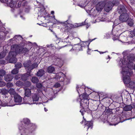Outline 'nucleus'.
Segmentation results:
<instances>
[{
	"mask_svg": "<svg viewBox=\"0 0 135 135\" xmlns=\"http://www.w3.org/2000/svg\"><path fill=\"white\" fill-rule=\"evenodd\" d=\"M17 53V52L14 50L10 51L9 53L8 56L6 58V60L10 63H16L17 61V59L16 57Z\"/></svg>",
	"mask_w": 135,
	"mask_h": 135,
	"instance_id": "1",
	"label": "nucleus"
},
{
	"mask_svg": "<svg viewBox=\"0 0 135 135\" xmlns=\"http://www.w3.org/2000/svg\"><path fill=\"white\" fill-rule=\"evenodd\" d=\"M11 49L15 51L17 53L21 54H26L28 51V50L26 48H22L20 47L17 45H14L11 46Z\"/></svg>",
	"mask_w": 135,
	"mask_h": 135,
	"instance_id": "2",
	"label": "nucleus"
},
{
	"mask_svg": "<svg viewBox=\"0 0 135 135\" xmlns=\"http://www.w3.org/2000/svg\"><path fill=\"white\" fill-rule=\"evenodd\" d=\"M122 73L123 74H124L127 75L124 77L123 79V80L124 83L126 84H129L131 82L130 76L132 74V72L131 71H128L127 70H124V68H123Z\"/></svg>",
	"mask_w": 135,
	"mask_h": 135,
	"instance_id": "3",
	"label": "nucleus"
},
{
	"mask_svg": "<svg viewBox=\"0 0 135 135\" xmlns=\"http://www.w3.org/2000/svg\"><path fill=\"white\" fill-rule=\"evenodd\" d=\"M129 18L128 14L126 12L123 13L119 17V20L123 22H126Z\"/></svg>",
	"mask_w": 135,
	"mask_h": 135,
	"instance_id": "4",
	"label": "nucleus"
},
{
	"mask_svg": "<svg viewBox=\"0 0 135 135\" xmlns=\"http://www.w3.org/2000/svg\"><path fill=\"white\" fill-rule=\"evenodd\" d=\"M113 4H115L114 2L113 3L111 2H109L104 4V10L106 12H109L112 9Z\"/></svg>",
	"mask_w": 135,
	"mask_h": 135,
	"instance_id": "5",
	"label": "nucleus"
},
{
	"mask_svg": "<svg viewBox=\"0 0 135 135\" xmlns=\"http://www.w3.org/2000/svg\"><path fill=\"white\" fill-rule=\"evenodd\" d=\"M23 122L25 124V127H27V128H30V129H32L33 127L32 125L30 123V120L28 119H25L23 120Z\"/></svg>",
	"mask_w": 135,
	"mask_h": 135,
	"instance_id": "6",
	"label": "nucleus"
},
{
	"mask_svg": "<svg viewBox=\"0 0 135 135\" xmlns=\"http://www.w3.org/2000/svg\"><path fill=\"white\" fill-rule=\"evenodd\" d=\"M13 78V75L12 74H6L4 77V80L6 82L11 81Z\"/></svg>",
	"mask_w": 135,
	"mask_h": 135,
	"instance_id": "7",
	"label": "nucleus"
},
{
	"mask_svg": "<svg viewBox=\"0 0 135 135\" xmlns=\"http://www.w3.org/2000/svg\"><path fill=\"white\" fill-rule=\"evenodd\" d=\"M118 11L119 13L122 14L125 12L126 13L127 10L124 6L120 5L118 7Z\"/></svg>",
	"mask_w": 135,
	"mask_h": 135,
	"instance_id": "8",
	"label": "nucleus"
},
{
	"mask_svg": "<svg viewBox=\"0 0 135 135\" xmlns=\"http://www.w3.org/2000/svg\"><path fill=\"white\" fill-rule=\"evenodd\" d=\"M123 112V111L118 108L113 109V114H114L115 115H117L118 116H119Z\"/></svg>",
	"mask_w": 135,
	"mask_h": 135,
	"instance_id": "9",
	"label": "nucleus"
},
{
	"mask_svg": "<svg viewBox=\"0 0 135 135\" xmlns=\"http://www.w3.org/2000/svg\"><path fill=\"white\" fill-rule=\"evenodd\" d=\"M104 3L100 2L98 4L96 7V10L98 11H101L104 7Z\"/></svg>",
	"mask_w": 135,
	"mask_h": 135,
	"instance_id": "10",
	"label": "nucleus"
},
{
	"mask_svg": "<svg viewBox=\"0 0 135 135\" xmlns=\"http://www.w3.org/2000/svg\"><path fill=\"white\" fill-rule=\"evenodd\" d=\"M135 59V55L133 54H130L127 57L126 62H130L134 61Z\"/></svg>",
	"mask_w": 135,
	"mask_h": 135,
	"instance_id": "11",
	"label": "nucleus"
},
{
	"mask_svg": "<svg viewBox=\"0 0 135 135\" xmlns=\"http://www.w3.org/2000/svg\"><path fill=\"white\" fill-rule=\"evenodd\" d=\"M14 98L15 102L16 103H20L22 100V98L18 94H16L14 95Z\"/></svg>",
	"mask_w": 135,
	"mask_h": 135,
	"instance_id": "12",
	"label": "nucleus"
},
{
	"mask_svg": "<svg viewBox=\"0 0 135 135\" xmlns=\"http://www.w3.org/2000/svg\"><path fill=\"white\" fill-rule=\"evenodd\" d=\"M80 101L81 102H83V103H80V105L81 106L82 104L83 105L84 107L85 108H87L88 107L89 104V99H81Z\"/></svg>",
	"mask_w": 135,
	"mask_h": 135,
	"instance_id": "13",
	"label": "nucleus"
},
{
	"mask_svg": "<svg viewBox=\"0 0 135 135\" xmlns=\"http://www.w3.org/2000/svg\"><path fill=\"white\" fill-rule=\"evenodd\" d=\"M84 120L85 121V127L87 128L88 130L90 127L91 128H92L93 125V122L91 121H86L85 119H84Z\"/></svg>",
	"mask_w": 135,
	"mask_h": 135,
	"instance_id": "14",
	"label": "nucleus"
},
{
	"mask_svg": "<svg viewBox=\"0 0 135 135\" xmlns=\"http://www.w3.org/2000/svg\"><path fill=\"white\" fill-rule=\"evenodd\" d=\"M55 71V68L53 67L52 65L49 66L46 68V72L49 73H54Z\"/></svg>",
	"mask_w": 135,
	"mask_h": 135,
	"instance_id": "15",
	"label": "nucleus"
},
{
	"mask_svg": "<svg viewBox=\"0 0 135 135\" xmlns=\"http://www.w3.org/2000/svg\"><path fill=\"white\" fill-rule=\"evenodd\" d=\"M30 97L25 96L23 100L24 102L25 103H28L29 104H32L33 103L32 101L31 98Z\"/></svg>",
	"mask_w": 135,
	"mask_h": 135,
	"instance_id": "16",
	"label": "nucleus"
},
{
	"mask_svg": "<svg viewBox=\"0 0 135 135\" xmlns=\"http://www.w3.org/2000/svg\"><path fill=\"white\" fill-rule=\"evenodd\" d=\"M45 74V71L42 69H41L38 70L36 74V75L40 77H41L44 75Z\"/></svg>",
	"mask_w": 135,
	"mask_h": 135,
	"instance_id": "17",
	"label": "nucleus"
},
{
	"mask_svg": "<svg viewBox=\"0 0 135 135\" xmlns=\"http://www.w3.org/2000/svg\"><path fill=\"white\" fill-rule=\"evenodd\" d=\"M24 89L25 91V96L30 97L31 95L30 89L26 88H24Z\"/></svg>",
	"mask_w": 135,
	"mask_h": 135,
	"instance_id": "18",
	"label": "nucleus"
},
{
	"mask_svg": "<svg viewBox=\"0 0 135 135\" xmlns=\"http://www.w3.org/2000/svg\"><path fill=\"white\" fill-rule=\"evenodd\" d=\"M7 101H6V102H4V103H3V104H2V106H13L14 105L12 103V100H11L9 102V100L8 99H7Z\"/></svg>",
	"mask_w": 135,
	"mask_h": 135,
	"instance_id": "19",
	"label": "nucleus"
},
{
	"mask_svg": "<svg viewBox=\"0 0 135 135\" xmlns=\"http://www.w3.org/2000/svg\"><path fill=\"white\" fill-rule=\"evenodd\" d=\"M133 61L126 62V64L127 68L130 69H133L134 68L133 63Z\"/></svg>",
	"mask_w": 135,
	"mask_h": 135,
	"instance_id": "20",
	"label": "nucleus"
},
{
	"mask_svg": "<svg viewBox=\"0 0 135 135\" xmlns=\"http://www.w3.org/2000/svg\"><path fill=\"white\" fill-rule=\"evenodd\" d=\"M23 39L22 36L20 35H15L13 38L9 40L10 42L12 41H13V40L15 39L17 40H22Z\"/></svg>",
	"mask_w": 135,
	"mask_h": 135,
	"instance_id": "21",
	"label": "nucleus"
},
{
	"mask_svg": "<svg viewBox=\"0 0 135 135\" xmlns=\"http://www.w3.org/2000/svg\"><path fill=\"white\" fill-rule=\"evenodd\" d=\"M132 106L131 105L125 106L123 108L124 110L126 111H131L132 109Z\"/></svg>",
	"mask_w": 135,
	"mask_h": 135,
	"instance_id": "22",
	"label": "nucleus"
},
{
	"mask_svg": "<svg viewBox=\"0 0 135 135\" xmlns=\"http://www.w3.org/2000/svg\"><path fill=\"white\" fill-rule=\"evenodd\" d=\"M85 22H83L80 23H75L74 25H72L71 27L73 28H75L78 27L80 26H81L83 25H85Z\"/></svg>",
	"mask_w": 135,
	"mask_h": 135,
	"instance_id": "23",
	"label": "nucleus"
},
{
	"mask_svg": "<svg viewBox=\"0 0 135 135\" xmlns=\"http://www.w3.org/2000/svg\"><path fill=\"white\" fill-rule=\"evenodd\" d=\"M31 64V61L30 60H28L24 62L23 63V65L25 67H27V69L30 67Z\"/></svg>",
	"mask_w": 135,
	"mask_h": 135,
	"instance_id": "24",
	"label": "nucleus"
},
{
	"mask_svg": "<svg viewBox=\"0 0 135 135\" xmlns=\"http://www.w3.org/2000/svg\"><path fill=\"white\" fill-rule=\"evenodd\" d=\"M38 66V64L36 63H34L31 65H30V67L28 69L29 71L35 68H36Z\"/></svg>",
	"mask_w": 135,
	"mask_h": 135,
	"instance_id": "25",
	"label": "nucleus"
},
{
	"mask_svg": "<svg viewBox=\"0 0 135 135\" xmlns=\"http://www.w3.org/2000/svg\"><path fill=\"white\" fill-rule=\"evenodd\" d=\"M32 102L37 101L38 100L39 97L36 94H34L32 96Z\"/></svg>",
	"mask_w": 135,
	"mask_h": 135,
	"instance_id": "26",
	"label": "nucleus"
},
{
	"mask_svg": "<svg viewBox=\"0 0 135 135\" xmlns=\"http://www.w3.org/2000/svg\"><path fill=\"white\" fill-rule=\"evenodd\" d=\"M29 76V75L27 73L21 74V79L24 81L26 80Z\"/></svg>",
	"mask_w": 135,
	"mask_h": 135,
	"instance_id": "27",
	"label": "nucleus"
},
{
	"mask_svg": "<svg viewBox=\"0 0 135 135\" xmlns=\"http://www.w3.org/2000/svg\"><path fill=\"white\" fill-rule=\"evenodd\" d=\"M127 21V24L129 26H132L133 25V20L131 18H129L128 19Z\"/></svg>",
	"mask_w": 135,
	"mask_h": 135,
	"instance_id": "28",
	"label": "nucleus"
},
{
	"mask_svg": "<svg viewBox=\"0 0 135 135\" xmlns=\"http://www.w3.org/2000/svg\"><path fill=\"white\" fill-rule=\"evenodd\" d=\"M32 82L34 83H37L39 81V80L38 78L36 76H33L31 79Z\"/></svg>",
	"mask_w": 135,
	"mask_h": 135,
	"instance_id": "29",
	"label": "nucleus"
},
{
	"mask_svg": "<svg viewBox=\"0 0 135 135\" xmlns=\"http://www.w3.org/2000/svg\"><path fill=\"white\" fill-rule=\"evenodd\" d=\"M105 111V113L107 114H113V109H110L108 108L107 109V108H106Z\"/></svg>",
	"mask_w": 135,
	"mask_h": 135,
	"instance_id": "30",
	"label": "nucleus"
},
{
	"mask_svg": "<svg viewBox=\"0 0 135 135\" xmlns=\"http://www.w3.org/2000/svg\"><path fill=\"white\" fill-rule=\"evenodd\" d=\"M65 76L64 74L62 72H60L59 73L56 74L55 78L58 80L59 79L60 76Z\"/></svg>",
	"mask_w": 135,
	"mask_h": 135,
	"instance_id": "31",
	"label": "nucleus"
},
{
	"mask_svg": "<svg viewBox=\"0 0 135 135\" xmlns=\"http://www.w3.org/2000/svg\"><path fill=\"white\" fill-rule=\"evenodd\" d=\"M81 97L82 99H88L89 98L88 95L86 93H83L81 94ZM81 99H80V100Z\"/></svg>",
	"mask_w": 135,
	"mask_h": 135,
	"instance_id": "32",
	"label": "nucleus"
},
{
	"mask_svg": "<svg viewBox=\"0 0 135 135\" xmlns=\"http://www.w3.org/2000/svg\"><path fill=\"white\" fill-rule=\"evenodd\" d=\"M129 86L132 89L135 88V83L133 81H131L129 83Z\"/></svg>",
	"mask_w": 135,
	"mask_h": 135,
	"instance_id": "33",
	"label": "nucleus"
},
{
	"mask_svg": "<svg viewBox=\"0 0 135 135\" xmlns=\"http://www.w3.org/2000/svg\"><path fill=\"white\" fill-rule=\"evenodd\" d=\"M31 85V83L30 82L27 81L25 82L24 83L23 85L25 86L26 87V88H27V87H30Z\"/></svg>",
	"mask_w": 135,
	"mask_h": 135,
	"instance_id": "34",
	"label": "nucleus"
},
{
	"mask_svg": "<svg viewBox=\"0 0 135 135\" xmlns=\"http://www.w3.org/2000/svg\"><path fill=\"white\" fill-rule=\"evenodd\" d=\"M8 92V90L5 89H1L0 93H1L2 94L5 95L7 94Z\"/></svg>",
	"mask_w": 135,
	"mask_h": 135,
	"instance_id": "35",
	"label": "nucleus"
},
{
	"mask_svg": "<svg viewBox=\"0 0 135 135\" xmlns=\"http://www.w3.org/2000/svg\"><path fill=\"white\" fill-rule=\"evenodd\" d=\"M6 71L3 69H0V76L3 77L6 75Z\"/></svg>",
	"mask_w": 135,
	"mask_h": 135,
	"instance_id": "36",
	"label": "nucleus"
},
{
	"mask_svg": "<svg viewBox=\"0 0 135 135\" xmlns=\"http://www.w3.org/2000/svg\"><path fill=\"white\" fill-rule=\"evenodd\" d=\"M15 67L16 68L18 69L21 68L22 66V64L19 62H18L15 64Z\"/></svg>",
	"mask_w": 135,
	"mask_h": 135,
	"instance_id": "37",
	"label": "nucleus"
},
{
	"mask_svg": "<svg viewBox=\"0 0 135 135\" xmlns=\"http://www.w3.org/2000/svg\"><path fill=\"white\" fill-rule=\"evenodd\" d=\"M8 92L11 95H14L16 93L15 89H10L8 91Z\"/></svg>",
	"mask_w": 135,
	"mask_h": 135,
	"instance_id": "38",
	"label": "nucleus"
},
{
	"mask_svg": "<svg viewBox=\"0 0 135 135\" xmlns=\"http://www.w3.org/2000/svg\"><path fill=\"white\" fill-rule=\"evenodd\" d=\"M16 2L14 1L11 3L10 4L9 6H10L11 8H15L16 6Z\"/></svg>",
	"mask_w": 135,
	"mask_h": 135,
	"instance_id": "39",
	"label": "nucleus"
},
{
	"mask_svg": "<svg viewBox=\"0 0 135 135\" xmlns=\"http://www.w3.org/2000/svg\"><path fill=\"white\" fill-rule=\"evenodd\" d=\"M18 72V69H17V68H15L12 71L11 73L13 74H17Z\"/></svg>",
	"mask_w": 135,
	"mask_h": 135,
	"instance_id": "40",
	"label": "nucleus"
},
{
	"mask_svg": "<svg viewBox=\"0 0 135 135\" xmlns=\"http://www.w3.org/2000/svg\"><path fill=\"white\" fill-rule=\"evenodd\" d=\"M6 53L4 51H2L0 53V59L4 58L6 56Z\"/></svg>",
	"mask_w": 135,
	"mask_h": 135,
	"instance_id": "41",
	"label": "nucleus"
},
{
	"mask_svg": "<svg viewBox=\"0 0 135 135\" xmlns=\"http://www.w3.org/2000/svg\"><path fill=\"white\" fill-rule=\"evenodd\" d=\"M14 78L17 80L20 79H21V74H18L16 75L15 77Z\"/></svg>",
	"mask_w": 135,
	"mask_h": 135,
	"instance_id": "42",
	"label": "nucleus"
},
{
	"mask_svg": "<svg viewBox=\"0 0 135 135\" xmlns=\"http://www.w3.org/2000/svg\"><path fill=\"white\" fill-rule=\"evenodd\" d=\"M14 1L13 0H5V3L7 4L8 6Z\"/></svg>",
	"mask_w": 135,
	"mask_h": 135,
	"instance_id": "43",
	"label": "nucleus"
},
{
	"mask_svg": "<svg viewBox=\"0 0 135 135\" xmlns=\"http://www.w3.org/2000/svg\"><path fill=\"white\" fill-rule=\"evenodd\" d=\"M16 85L18 86H21L22 84V82L20 81H18L16 83Z\"/></svg>",
	"mask_w": 135,
	"mask_h": 135,
	"instance_id": "44",
	"label": "nucleus"
},
{
	"mask_svg": "<svg viewBox=\"0 0 135 135\" xmlns=\"http://www.w3.org/2000/svg\"><path fill=\"white\" fill-rule=\"evenodd\" d=\"M36 87L38 88H41L42 86V84L41 83H37L36 84Z\"/></svg>",
	"mask_w": 135,
	"mask_h": 135,
	"instance_id": "45",
	"label": "nucleus"
},
{
	"mask_svg": "<svg viewBox=\"0 0 135 135\" xmlns=\"http://www.w3.org/2000/svg\"><path fill=\"white\" fill-rule=\"evenodd\" d=\"M64 76H60L59 79V80L60 82H63V81H64V83H65V80H64ZM65 84H67V83H65Z\"/></svg>",
	"mask_w": 135,
	"mask_h": 135,
	"instance_id": "46",
	"label": "nucleus"
},
{
	"mask_svg": "<svg viewBox=\"0 0 135 135\" xmlns=\"http://www.w3.org/2000/svg\"><path fill=\"white\" fill-rule=\"evenodd\" d=\"M57 63L59 66L60 67H61L63 65V62L61 60H59L58 61V62Z\"/></svg>",
	"mask_w": 135,
	"mask_h": 135,
	"instance_id": "47",
	"label": "nucleus"
},
{
	"mask_svg": "<svg viewBox=\"0 0 135 135\" xmlns=\"http://www.w3.org/2000/svg\"><path fill=\"white\" fill-rule=\"evenodd\" d=\"M13 86V84L12 83H9L6 84V86L8 88H9L12 87Z\"/></svg>",
	"mask_w": 135,
	"mask_h": 135,
	"instance_id": "48",
	"label": "nucleus"
},
{
	"mask_svg": "<svg viewBox=\"0 0 135 135\" xmlns=\"http://www.w3.org/2000/svg\"><path fill=\"white\" fill-rule=\"evenodd\" d=\"M6 84V83L3 81H0V87H2L4 86Z\"/></svg>",
	"mask_w": 135,
	"mask_h": 135,
	"instance_id": "49",
	"label": "nucleus"
},
{
	"mask_svg": "<svg viewBox=\"0 0 135 135\" xmlns=\"http://www.w3.org/2000/svg\"><path fill=\"white\" fill-rule=\"evenodd\" d=\"M133 32H134L133 31L131 32L130 35H129V37L132 38L133 37L135 36V34Z\"/></svg>",
	"mask_w": 135,
	"mask_h": 135,
	"instance_id": "50",
	"label": "nucleus"
},
{
	"mask_svg": "<svg viewBox=\"0 0 135 135\" xmlns=\"http://www.w3.org/2000/svg\"><path fill=\"white\" fill-rule=\"evenodd\" d=\"M27 3L26 2H22V6L23 7H25L27 6Z\"/></svg>",
	"mask_w": 135,
	"mask_h": 135,
	"instance_id": "51",
	"label": "nucleus"
},
{
	"mask_svg": "<svg viewBox=\"0 0 135 135\" xmlns=\"http://www.w3.org/2000/svg\"><path fill=\"white\" fill-rule=\"evenodd\" d=\"M22 2H19L18 3L17 5H16V6L15 7L17 8L20 7L21 6H22Z\"/></svg>",
	"mask_w": 135,
	"mask_h": 135,
	"instance_id": "52",
	"label": "nucleus"
},
{
	"mask_svg": "<svg viewBox=\"0 0 135 135\" xmlns=\"http://www.w3.org/2000/svg\"><path fill=\"white\" fill-rule=\"evenodd\" d=\"M54 86L55 87L57 88L60 87V84L57 83L55 84Z\"/></svg>",
	"mask_w": 135,
	"mask_h": 135,
	"instance_id": "53",
	"label": "nucleus"
},
{
	"mask_svg": "<svg viewBox=\"0 0 135 135\" xmlns=\"http://www.w3.org/2000/svg\"><path fill=\"white\" fill-rule=\"evenodd\" d=\"M117 119H119V121H118V122H117L115 124H114V125H115L116 124H117L118 123H119V122H122L123 121H124V120H123V121H120V118H117ZM114 119L115 120H117V118H114Z\"/></svg>",
	"mask_w": 135,
	"mask_h": 135,
	"instance_id": "54",
	"label": "nucleus"
},
{
	"mask_svg": "<svg viewBox=\"0 0 135 135\" xmlns=\"http://www.w3.org/2000/svg\"><path fill=\"white\" fill-rule=\"evenodd\" d=\"M77 47L76 48H79L80 47V48H82L83 46H81L80 45L78 44L76 46Z\"/></svg>",
	"mask_w": 135,
	"mask_h": 135,
	"instance_id": "55",
	"label": "nucleus"
},
{
	"mask_svg": "<svg viewBox=\"0 0 135 135\" xmlns=\"http://www.w3.org/2000/svg\"><path fill=\"white\" fill-rule=\"evenodd\" d=\"M72 37V36L71 35H69L66 38V39H68L69 38H70V39Z\"/></svg>",
	"mask_w": 135,
	"mask_h": 135,
	"instance_id": "56",
	"label": "nucleus"
},
{
	"mask_svg": "<svg viewBox=\"0 0 135 135\" xmlns=\"http://www.w3.org/2000/svg\"><path fill=\"white\" fill-rule=\"evenodd\" d=\"M130 1V2H131L132 4L134 3L135 2V0H129Z\"/></svg>",
	"mask_w": 135,
	"mask_h": 135,
	"instance_id": "57",
	"label": "nucleus"
},
{
	"mask_svg": "<svg viewBox=\"0 0 135 135\" xmlns=\"http://www.w3.org/2000/svg\"><path fill=\"white\" fill-rule=\"evenodd\" d=\"M84 111V109H81L80 111V112H81V113L82 114H83V112Z\"/></svg>",
	"mask_w": 135,
	"mask_h": 135,
	"instance_id": "58",
	"label": "nucleus"
},
{
	"mask_svg": "<svg viewBox=\"0 0 135 135\" xmlns=\"http://www.w3.org/2000/svg\"><path fill=\"white\" fill-rule=\"evenodd\" d=\"M132 105L133 106L132 107L135 108V103H133L132 104Z\"/></svg>",
	"mask_w": 135,
	"mask_h": 135,
	"instance_id": "59",
	"label": "nucleus"
},
{
	"mask_svg": "<svg viewBox=\"0 0 135 135\" xmlns=\"http://www.w3.org/2000/svg\"><path fill=\"white\" fill-rule=\"evenodd\" d=\"M0 1L2 2L5 3V0H0Z\"/></svg>",
	"mask_w": 135,
	"mask_h": 135,
	"instance_id": "60",
	"label": "nucleus"
},
{
	"mask_svg": "<svg viewBox=\"0 0 135 135\" xmlns=\"http://www.w3.org/2000/svg\"><path fill=\"white\" fill-rule=\"evenodd\" d=\"M26 10H25V11H26L28 12L29 10L28 8H26Z\"/></svg>",
	"mask_w": 135,
	"mask_h": 135,
	"instance_id": "61",
	"label": "nucleus"
},
{
	"mask_svg": "<svg viewBox=\"0 0 135 135\" xmlns=\"http://www.w3.org/2000/svg\"><path fill=\"white\" fill-rule=\"evenodd\" d=\"M48 46L49 47H53V46H52V44H51L49 45H48Z\"/></svg>",
	"mask_w": 135,
	"mask_h": 135,
	"instance_id": "62",
	"label": "nucleus"
},
{
	"mask_svg": "<svg viewBox=\"0 0 135 135\" xmlns=\"http://www.w3.org/2000/svg\"><path fill=\"white\" fill-rule=\"evenodd\" d=\"M100 52V54H103L104 53V52Z\"/></svg>",
	"mask_w": 135,
	"mask_h": 135,
	"instance_id": "63",
	"label": "nucleus"
},
{
	"mask_svg": "<svg viewBox=\"0 0 135 135\" xmlns=\"http://www.w3.org/2000/svg\"><path fill=\"white\" fill-rule=\"evenodd\" d=\"M54 13V11H52L51 12V13L52 14H53Z\"/></svg>",
	"mask_w": 135,
	"mask_h": 135,
	"instance_id": "64",
	"label": "nucleus"
}]
</instances>
